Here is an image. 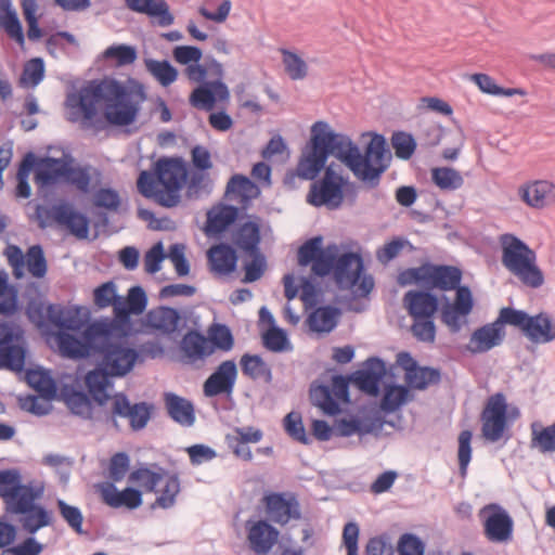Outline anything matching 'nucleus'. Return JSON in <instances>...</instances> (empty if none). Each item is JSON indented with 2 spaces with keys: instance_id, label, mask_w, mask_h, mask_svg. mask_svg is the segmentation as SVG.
Instances as JSON below:
<instances>
[{
  "instance_id": "f257e3e1",
  "label": "nucleus",
  "mask_w": 555,
  "mask_h": 555,
  "mask_svg": "<svg viewBox=\"0 0 555 555\" xmlns=\"http://www.w3.org/2000/svg\"><path fill=\"white\" fill-rule=\"evenodd\" d=\"M331 155L340 160L367 189L379 185L392 158L383 134L373 133L361 153L349 135L335 132L326 121L319 120L311 127L310 140L296 169L285 173L284 185L293 190L296 189L297 179L314 180Z\"/></svg>"
},
{
  "instance_id": "f03ea898",
  "label": "nucleus",
  "mask_w": 555,
  "mask_h": 555,
  "mask_svg": "<svg viewBox=\"0 0 555 555\" xmlns=\"http://www.w3.org/2000/svg\"><path fill=\"white\" fill-rule=\"evenodd\" d=\"M67 105L78 108L85 124L95 132L106 127H127L139 114L138 103L130 100V91L115 78L91 80L77 94L67 98Z\"/></svg>"
},
{
  "instance_id": "7ed1b4c3",
  "label": "nucleus",
  "mask_w": 555,
  "mask_h": 555,
  "mask_svg": "<svg viewBox=\"0 0 555 555\" xmlns=\"http://www.w3.org/2000/svg\"><path fill=\"white\" fill-rule=\"evenodd\" d=\"M188 170L181 158H160L154 173L142 171L137 186L142 196L171 208L180 203V191L188 182Z\"/></svg>"
},
{
  "instance_id": "20e7f679",
  "label": "nucleus",
  "mask_w": 555,
  "mask_h": 555,
  "mask_svg": "<svg viewBox=\"0 0 555 555\" xmlns=\"http://www.w3.org/2000/svg\"><path fill=\"white\" fill-rule=\"evenodd\" d=\"M503 266L528 287L539 288L544 275L537 266V255L524 241L511 233L500 236Z\"/></svg>"
},
{
  "instance_id": "39448f33",
  "label": "nucleus",
  "mask_w": 555,
  "mask_h": 555,
  "mask_svg": "<svg viewBox=\"0 0 555 555\" xmlns=\"http://www.w3.org/2000/svg\"><path fill=\"white\" fill-rule=\"evenodd\" d=\"M463 272L459 267L424 262L417 268H408L399 272L397 283L400 286L412 284L427 289L453 291L461 285Z\"/></svg>"
},
{
  "instance_id": "423d86ee",
  "label": "nucleus",
  "mask_w": 555,
  "mask_h": 555,
  "mask_svg": "<svg viewBox=\"0 0 555 555\" xmlns=\"http://www.w3.org/2000/svg\"><path fill=\"white\" fill-rule=\"evenodd\" d=\"M98 362L114 378H121L129 374L138 361H142L140 351L116 337L100 338L96 354Z\"/></svg>"
},
{
  "instance_id": "0eeeda50",
  "label": "nucleus",
  "mask_w": 555,
  "mask_h": 555,
  "mask_svg": "<svg viewBox=\"0 0 555 555\" xmlns=\"http://www.w3.org/2000/svg\"><path fill=\"white\" fill-rule=\"evenodd\" d=\"M363 272L364 263L361 255L347 251L337 256L334 280L339 289H353L357 296H367L374 287V281Z\"/></svg>"
},
{
  "instance_id": "6e6552de",
  "label": "nucleus",
  "mask_w": 555,
  "mask_h": 555,
  "mask_svg": "<svg viewBox=\"0 0 555 555\" xmlns=\"http://www.w3.org/2000/svg\"><path fill=\"white\" fill-rule=\"evenodd\" d=\"M36 217L40 229L48 227L50 221L65 227L77 238L85 240L89 235L90 220L68 203L55 204L51 208L37 205Z\"/></svg>"
},
{
  "instance_id": "1a4fd4ad",
  "label": "nucleus",
  "mask_w": 555,
  "mask_h": 555,
  "mask_svg": "<svg viewBox=\"0 0 555 555\" xmlns=\"http://www.w3.org/2000/svg\"><path fill=\"white\" fill-rule=\"evenodd\" d=\"M511 326L519 330L531 343L547 344L555 340V321L547 312L530 315L525 310L508 307Z\"/></svg>"
},
{
  "instance_id": "9d476101",
  "label": "nucleus",
  "mask_w": 555,
  "mask_h": 555,
  "mask_svg": "<svg viewBox=\"0 0 555 555\" xmlns=\"http://www.w3.org/2000/svg\"><path fill=\"white\" fill-rule=\"evenodd\" d=\"M323 169L324 176L311 184L307 202L314 207L326 206L330 209H337L344 202L343 188L346 180L336 172L333 164Z\"/></svg>"
},
{
  "instance_id": "9b49d317",
  "label": "nucleus",
  "mask_w": 555,
  "mask_h": 555,
  "mask_svg": "<svg viewBox=\"0 0 555 555\" xmlns=\"http://www.w3.org/2000/svg\"><path fill=\"white\" fill-rule=\"evenodd\" d=\"M151 410L152 405L147 402L131 403L126 393L116 392L112 396L111 408L105 412L104 422L118 429V418H126L133 430H140L147 425Z\"/></svg>"
},
{
  "instance_id": "f8f14e48",
  "label": "nucleus",
  "mask_w": 555,
  "mask_h": 555,
  "mask_svg": "<svg viewBox=\"0 0 555 555\" xmlns=\"http://www.w3.org/2000/svg\"><path fill=\"white\" fill-rule=\"evenodd\" d=\"M23 328L13 322H0V369L21 372L24 370L27 349L20 344Z\"/></svg>"
},
{
  "instance_id": "ddd939ff",
  "label": "nucleus",
  "mask_w": 555,
  "mask_h": 555,
  "mask_svg": "<svg viewBox=\"0 0 555 555\" xmlns=\"http://www.w3.org/2000/svg\"><path fill=\"white\" fill-rule=\"evenodd\" d=\"M100 338H103V336L94 322H91L81 332L80 337L60 332L57 334V345L61 354L65 358L73 360L88 359L96 354Z\"/></svg>"
},
{
  "instance_id": "4468645a",
  "label": "nucleus",
  "mask_w": 555,
  "mask_h": 555,
  "mask_svg": "<svg viewBox=\"0 0 555 555\" xmlns=\"http://www.w3.org/2000/svg\"><path fill=\"white\" fill-rule=\"evenodd\" d=\"M505 325L511 326L508 307L501 308L498 318L493 322L487 323L473 332L466 346L467 350L477 354L500 346L506 336Z\"/></svg>"
},
{
  "instance_id": "2eb2a0df",
  "label": "nucleus",
  "mask_w": 555,
  "mask_h": 555,
  "mask_svg": "<svg viewBox=\"0 0 555 555\" xmlns=\"http://www.w3.org/2000/svg\"><path fill=\"white\" fill-rule=\"evenodd\" d=\"M508 404L503 392L490 396L480 414L481 433L486 440L499 441L507 428Z\"/></svg>"
},
{
  "instance_id": "dca6fc26",
  "label": "nucleus",
  "mask_w": 555,
  "mask_h": 555,
  "mask_svg": "<svg viewBox=\"0 0 555 555\" xmlns=\"http://www.w3.org/2000/svg\"><path fill=\"white\" fill-rule=\"evenodd\" d=\"M41 489H35L27 496H22L16 505L8 514L22 515L20 519L23 529L35 534L38 530L52 524L51 513L36 500L40 496Z\"/></svg>"
},
{
  "instance_id": "f3484780",
  "label": "nucleus",
  "mask_w": 555,
  "mask_h": 555,
  "mask_svg": "<svg viewBox=\"0 0 555 555\" xmlns=\"http://www.w3.org/2000/svg\"><path fill=\"white\" fill-rule=\"evenodd\" d=\"M483 521V531L490 542L505 543L513 535V519L509 514L499 504L490 503L479 512Z\"/></svg>"
},
{
  "instance_id": "a211bd4d",
  "label": "nucleus",
  "mask_w": 555,
  "mask_h": 555,
  "mask_svg": "<svg viewBox=\"0 0 555 555\" xmlns=\"http://www.w3.org/2000/svg\"><path fill=\"white\" fill-rule=\"evenodd\" d=\"M268 518L281 526L287 525L292 519L301 518L300 504L292 493L271 492L263 496Z\"/></svg>"
},
{
  "instance_id": "6ab92c4d",
  "label": "nucleus",
  "mask_w": 555,
  "mask_h": 555,
  "mask_svg": "<svg viewBox=\"0 0 555 555\" xmlns=\"http://www.w3.org/2000/svg\"><path fill=\"white\" fill-rule=\"evenodd\" d=\"M237 374L238 371L234 360L221 362L204 382L203 392L205 397L231 396L235 387Z\"/></svg>"
},
{
  "instance_id": "aec40b11",
  "label": "nucleus",
  "mask_w": 555,
  "mask_h": 555,
  "mask_svg": "<svg viewBox=\"0 0 555 555\" xmlns=\"http://www.w3.org/2000/svg\"><path fill=\"white\" fill-rule=\"evenodd\" d=\"M386 375L385 362L377 357L369 358L365 367L350 374L351 384L360 391L377 397L380 392V382Z\"/></svg>"
},
{
  "instance_id": "412c9836",
  "label": "nucleus",
  "mask_w": 555,
  "mask_h": 555,
  "mask_svg": "<svg viewBox=\"0 0 555 555\" xmlns=\"http://www.w3.org/2000/svg\"><path fill=\"white\" fill-rule=\"evenodd\" d=\"M114 310L113 319H101L93 321L103 337H116L121 339L127 337L131 332L130 308L126 305L125 299L120 297L112 306Z\"/></svg>"
},
{
  "instance_id": "4be33fe9",
  "label": "nucleus",
  "mask_w": 555,
  "mask_h": 555,
  "mask_svg": "<svg viewBox=\"0 0 555 555\" xmlns=\"http://www.w3.org/2000/svg\"><path fill=\"white\" fill-rule=\"evenodd\" d=\"M403 305L413 320L430 319L439 309V299L430 289H413L404 294Z\"/></svg>"
},
{
  "instance_id": "5701e85b",
  "label": "nucleus",
  "mask_w": 555,
  "mask_h": 555,
  "mask_svg": "<svg viewBox=\"0 0 555 555\" xmlns=\"http://www.w3.org/2000/svg\"><path fill=\"white\" fill-rule=\"evenodd\" d=\"M34 490L31 485L22 483L21 473L17 469L0 470V496L3 499L7 513L18 503L22 496H27Z\"/></svg>"
},
{
  "instance_id": "b1692460",
  "label": "nucleus",
  "mask_w": 555,
  "mask_h": 555,
  "mask_svg": "<svg viewBox=\"0 0 555 555\" xmlns=\"http://www.w3.org/2000/svg\"><path fill=\"white\" fill-rule=\"evenodd\" d=\"M230 96L227 85L217 79L215 81L203 82L199 87L193 90L190 95V103L197 108L210 109L214 107L217 100L224 101Z\"/></svg>"
},
{
  "instance_id": "393cba45",
  "label": "nucleus",
  "mask_w": 555,
  "mask_h": 555,
  "mask_svg": "<svg viewBox=\"0 0 555 555\" xmlns=\"http://www.w3.org/2000/svg\"><path fill=\"white\" fill-rule=\"evenodd\" d=\"M112 378L114 377L98 361L95 367L85 376L88 392L99 406L112 401V396L107 392L108 387L113 386Z\"/></svg>"
},
{
  "instance_id": "a878e982",
  "label": "nucleus",
  "mask_w": 555,
  "mask_h": 555,
  "mask_svg": "<svg viewBox=\"0 0 555 555\" xmlns=\"http://www.w3.org/2000/svg\"><path fill=\"white\" fill-rule=\"evenodd\" d=\"M246 528L248 529L249 546L257 554L268 553L279 538L278 529L267 520H258L251 525L250 521H247Z\"/></svg>"
},
{
  "instance_id": "bb28decb",
  "label": "nucleus",
  "mask_w": 555,
  "mask_h": 555,
  "mask_svg": "<svg viewBox=\"0 0 555 555\" xmlns=\"http://www.w3.org/2000/svg\"><path fill=\"white\" fill-rule=\"evenodd\" d=\"M103 501L111 507H127L135 509L142 504V492L139 489L127 487L118 491L113 482H108L101 490Z\"/></svg>"
},
{
  "instance_id": "cd10ccee",
  "label": "nucleus",
  "mask_w": 555,
  "mask_h": 555,
  "mask_svg": "<svg viewBox=\"0 0 555 555\" xmlns=\"http://www.w3.org/2000/svg\"><path fill=\"white\" fill-rule=\"evenodd\" d=\"M132 12L158 18V25L167 27L173 24L175 16L165 0H124Z\"/></svg>"
},
{
  "instance_id": "c85d7f7f",
  "label": "nucleus",
  "mask_w": 555,
  "mask_h": 555,
  "mask_svg": "<svg viewBox=\"0 0 555 555\" xmlns=\"http://www.w3.org/2000/svg\"><path fill=\"white\" fill-rule=\"evenodd\" d=\"M146 324L163 334H173L179 328L181 322L180 312L172 307L159 306L151 309L146 315Z\"/></svg>"
},
{
  "instance_id": "c756f323",
  "label": "nucleus",
  "mask_w": 555,
  "mask_h": 555,
  "mask_svg": "<svg viewBox=\"0 0 555 555\" xmlns=\"http://www.w3.org/2000/svg\"><path fill=\"white\" fill-rule=\"evenodd\" d=\"M521 199L533 208H543L555 201V185L546 180L520 188Z\"/></svg>"
},
{
  "instance_id": "7c9ffc66",
  "label": "nucleus",
  "mask_w": 555,
  "mask_h": 555,
  "mask_svg": "<svg viewBox=\"0 0 555 555\" xmlns=\"http://www.w3.org/2000/svg\"><path fill=\"white\" fill-rule=\"evenodd\" d=\"M207 259L212 271L219 274H230L236 269V250L227 243L211 246L207 251Z\"/></svg>"
},
{
  "instance_id": "2f4dec72",
  "label": "nucleus",
  "mask_w": 555,
  "mask_h": 555,
  "mask_svg": "<svg viewBox=\"0 0 555 555\" xmlns=\"http://www.w3.org/2000/svg\"><path fill=\"white\" fill-rule=\"evenodd\" d=\"M164 400L167 413L172 421L186 427L195 423V410L190 400L173 392H166Z\"/></svg>"
},
{
  "instance_id": "473e14b6",
  "label": "nucleus",
  "mask_w": 555,
  "mask_h": 555,
  "mask_svg": "<svg viewBox=\"0 0 555 555\" xmlns=\"http://www.w3.org/2000/svg\"><path fill=\"white\" fill-rule=\"evenodd\" d=\"M66 176V162L62 158L46 157L40 160L35 170V182L39 188L55 184Z\"/></svg>"
},
{
  "instance_id": "72a5a7b5",
  "label": "nucleus",
  "mask_w": 555,
  "mask_h": 555,
  "mask_svg": "<svg viewBox=\"0 0 555 555\" xmlns=\"http://www.w3.org/2000/svg\"><path fill=\"white\" fill-rule=\"evenodd\" d=\"M181 350L192 361L204 360L214 353V347L208 339L198 331H189L181 340Z\"/></svg>"
},
{
  "instance_id": "f704fd0d",
  "label": "nucleus",
  "mask_w": 555,
  "mask_h": 555,
  "mask_svg": "<svg viewBox=\"0 0 555 555\" xmlns=\"http://www.w3.org/2000/svg\"><path fill=\"white\" fill-rule=\"evenodd\" d=\"M61 398L73 414L91 418L92 402L88 393L77 390L72 385H64L61 389Z\"/></svg>"
},
{
  "instance_id": "c9c22d12",
  "label": "nucleus",
  "mask_w": 555,
  "mask_h": 555,
  "mask_svg": "<svg viewBox=\"0 0 555 555\" xmlns=\"http://www.w3.org/2000/svg\"><path fill=\"white\" fill-rule=\"evenodd\" d=\"M48 320L49 323L60 328L61 332L79 331L85 324L78 314V310L65 311L62 307L53 304L48 305Z\"/></svg>"
},
{
  "instance_id": "e433bc0d",
  "label": "nucleus",
  "mask_w": 555,
  "mask_h": 555,
  "mask_svg": "<svg viewBox=\"0 0 555 555\" xmlns=\"http://www.w3.org/2000/svg\"><path fill=\"white\" fill-rule=\"evenodd\" d=\"M26 380L43 399L52 400L56 397L57 386L49 371L43 369H29Z\"/></svg>"
},
{
  "instance_id": "4c0bfd02",
  "label": "nucleus",
  "mask_w": 555,
  "mask_h": 555,
  "mask_svg": "<svg viewBox=\"0 0 555 555\" xmlns=\"http://www.w3.org/2000/svg\"><path fill=\"white\" fill-rule=\"evenodd\" d=\"M530 447L539 452L555 453V422L548 426H542L539 422L530 425Z\"/></svg>"
},
{
  "instance_id": "58836bf2",
  "label": "nucleus",
  "mask_w": 555,
  "mask_h": 555,
  "mask_svg": "<svg viewBox=\"0 0 555 555\" xmlns=\"http://www.w3.org/2000/svg\"><path fill=\"white\" fill-rule=\"evenodd\" d=\"M260 240L259 224L254 221L243 223L234 235L235 245L248 254L259 251Z\"/></svg>"
},
{
  "instance_id": "ea45409f",
  "label": "nucleus",
  "mask_w": 555,
  "mask_h": 555,
  "mask_svg": "<svg viewBox=\"0 0 555 555\" xmlns=\"http://www.w3.org/2000/svg\"><path fill=\"white\" fill-rule=\"evenodd\" d=\"M238 214V208L233 205H223L215 215L208 214L206 233L210 235L225 232L236 221Z\"/></svg>"
},
{
  "instance_id": "a19ab883",
  "label": "nucleus",
  "mask_w": 555,
  "mask_h": 555,
  "mask_svg": "<svg viewBox=\"0 0 555 555\" xmlns=\"http://www.w3.org/2000/svg\"><path fill=\"white\" fill-rule=\"evenodd\" d=\"M241 369L244 375L256 380L263 378L264 382L271 383L272 371L268 363L258 354L245 353L242 356Z\"/></svg>"
},
{
  "instance_id": "79ce46f5",
  "label": "nucleus",
  "mask_w": 555,
  "mask_h": 555,
  "mask_svg": "<svg viewBox=\"0 0 555 555\" xmlns=\"http://www.w3.org/2000/svg\"><path fill=\"white\" fill-rule=\"evenodd\" d=\"M410 390L404 385L389 384L385 386L379 408L385 413H392L399 410L406 401Z\"/></svg>"
},
{
  "instance_id": "37998d69",
  "label": "nucleus",
  "mask_w": 555,
  "mask_h": 555,
  "mask_svg": "<svg viewBox=\"0 0 555 555\" xmlns=\"http://www.w3.org/2000/svg\"><path fill=\"white\" fill-rule=\"evenodd\" d=\"M340 310L334 306H324L318 308L309 318L310 327L317 332H331L337 325V317Z\"/></svg>"
},
{
  "instance_id": "c03bdc74",
  "label": "nucleus",
  "mask_w": 555,
  "mask_h": 555,
  "mask_svg": "<svg viewBox=\"0 0 555 555\" xmlns=\"http://www.w3.org/2000/svg\"><path fill=\"white\" fill-rule=\"evenodd\" d=\"M310 398L312 403L320 408L324 414L334 416L340 413V405L333 397L331 387L327 385L311 386Z\"/></svg>"
},
{
  "instance_id": "a18cd8bd",
  "label": "nucleus",
  "mask_w": 555,
  "mask_h": 555,
  "mask_svg": "<svg viewBox=\"0 0 555 555\" xmlns=\"http://www.w3.org/2000/svg\"><path fill=\"white\" fill-rule=\"evenodd\" d=\"M18 310L17 288L9 284L8 275L0 272V315L11 317Z\"/></svg>"
},
{
  "instance_id": "49530a36",
  "label": "nucleus",
  "mask_w": 555,
  "mask_h": 555,
  "mask_svg": "<svg viewBox=\"0 0 555 555\" xmlns=\"http://www.w3.org/2000/svg\"><path fill=\"white\" fill-rule=\"evenodd\" d=\"M146 70L163 86L168 87L178 78V69L167 60L145 59Z\"/></svg>"
},
{
  "instance_id": "de8ad7c7",
  "label": "nucleus",
  "mask_w": 555,
  "mask_h": 555,
  "mask_svg": "<svg viewBox=\"0 0 555 555\" xmlns=\"http://www.w3.org/2000/svg\"><path fill=\"white\" fill-rule=\"evenodd\" d=\"M431 180L440 190L444 191H454L464 184L462 175L451 167L434 168L431 170Z\"/></svg>"
},
{
  "instance_id": "09e8293b",
  "label": "nucleus",
  "mask_w": 555,
  "mask_h": 555,
  "mask_svg": "<svg viewBox=\"0 0 555 555\" xmlns=\"http://www.w3.org/2000/svg\"><path fill=\"white\" fill-rule=\"evenodd\" d=\"M0 10L4 12L3 28L10 38L17 43L23 44L25 41L22 24L14 9H12L10 0H0Z\"/></svg>"
},
{
  "instance_id": "8fccbe9b",
  "label": "nucleus",
  "mask_w": 555,
  "mask_h": 555,
  "mask_svg": "<svg viewBox=\"0 0 555 555\" xmlns=\"http://www.w3.org/2000/svg\"><path fill=\"white\" fill-rule=\"evenodd\" d=\"M395 155L402 160L410 159L417 146L414 137L405 131H395L390 138Z\"/></svg>"
},
{
  "instance_id": "3c124183",
  "label": "nucleus",
  "mask_w": 555,
  "mask_h": 555,
  "mask_svg": "<svg viewBox=\"0 0 555 555\" xmlns=\"http://www.w3.org/2000/svg\"><path fill=\"white\" fill-rule=\"evenodd\" d=\"M166 475L163 467H158V472H153L146 467L134 469L129 475V481L139 482L147 492H155L156 486Z\"/></svg>"
},
{
  "instance_id": "603ef678",
  "label": "nucleus",
  "mask_w": 555,
  "mask_h": 555,
  "mask_svg": "<svg viewBox=\"0 0 555 555\" xmlns=\"http://www.w3.org/2000/svg\"><path fill=\"white\" fill-rule=\"evenodd\" d=\"M210 346L222 351H230L234 346V337L225 324L214 323L208 331Z\"/></svg>"
},
{
  "instance_id": "864d4df0",
  "label": "nucleus",
  "mask_w": 555,
  "mask_h": 555,
  "mask_svg": "<svg viewBox=\"0 0 555 555\" xmlns=\"http://www.w3.org/2000/svg\"><path fill=\"white\" fill-rule=\"evenodd\" d=\"M281 53L285 72L289 78L293 80L304 79L308 74L307 63L295 52L282 49Z\"/></svg>"
},
{
  "instance_id": "5fc2aeb1",
  "label": "nucleus",
  "mask_w": 555,
  "mask_h": 555,
  "mask_svg": "<svg viewBox=\"0 0 555 555\" xmlns=\"http://www.w3.org/2000/svg\"><path fill=\"white\" fill-rule=\"evenodd\" d=\"M228 193H237L243 199H250L259 194V189L248 177L234 175L227 183Z\"/></svg>"
},
{
  "instance_id": "6e6d98bb",
  "label": "nucleus",
  "mask_w": 555,
  "mask_h": 555,
  "mask_svg": "<svg viewBox=\"0 0 555 555\" xmlns=\"http://www.w3.org/2000/svg\"><path fill=\"white\" fill-rule=\"evenodd\" d=\"M26 264L33 276L41 279L46 275L48 264L43 248L40 245H33L28 248L26 254Z\"/></svg>"
},
{
  "instance_id": "4d7b16f0",
  "label": "nucleus",
  "mask_w": 555,
  "mask_h": 555,
  "mask_svg": "<svg viewBox=\"0 0 555 555\" xmlns=\"http://www.w3.org/2000/svg\"><path fill=\"white\" fill-rule=\"evenodd\" d=\"M284 429L286 434L295 441H298L302 444H310L311 439L306 434L305 426L302 424L301 415L297 412L288 413L284 420Z\"/></svg>"
},
{
  "instance_id": "13d9d810",
  "label": "nucleus",
  "mask_w": 555,
  "mask_h": 555,
  "mask_svg": "<svg viewBox=\"0 0 555 555\" xmlns=\"http://www.w3.org/2000/svg\"><path fill=\"white\" fill-rule=\"evenodd\" d=\"M415 371V378L406 382L408 385L417 390H424L430 385H438L441 382V371L431 366H418Z\"/></svg>"
},
{
  "instance_id": "bf43d9fd",
  "label": "nucleus",
  "mask_w": 555,
  "mask_h": 555,
  "mask_svg": "<svg viewBox=\"0 0 555 555\" xmlns=\"http://www.w3.org/2000/svg\"><path fill=\"white\" fill-rule=\"evenodd\" d=\"M262 345L272 352H283L289 348V340L286 332L275 325L263 333Z\"/></svg>"
},
{
  "instance_id": "052dcab7",
  "label": "nucleus",
  "mask_w": 555,
  "mask_h": 555,
  "mask_svg": "<svg viewBox=\"0 0 555 555\" xmlns=\"http://www.w3.org/2000/svg\"><path fill=\"white\" fill-rule=\"evenodd\" d=\"M59 512L66 524L77 533L83 534L82 522L83 516L81 511L74 505H69L64 500L59 499L56 502Z\"/></svg>"
},
{
  "instance_id": "680f3d73",
  "label": "nucleus",
  "mask_w": 555,
  "mask_h": 555,
  "mask_svg": "<svg viewBox=\"0 0 555 555\" xmlns=\"http://www.w3.org/2000/svg\"><path fill=\"white\" fill-rule=\"evenodd\" d=\"M44 62L41 57L29 60L24 65L21 83L30 85L31 87L38 86L44 77Z\"/></svg>"
},
{
  "instance_id": "e2e57ef3",
  "label": "nucleus",
  "mask_w": 555,
  "mask_h": 555,
  "mask_svg": "<svg viewBox=\"0 0 555 555\" xmlns=\"http://www.w3.org/2000/svg\"><path fill=\"white\" fill-rule=\"evenodd\" d=\"M167 476L166 485L162 490V494L157 496L155 504L162 508H169L173 506L176 496L180 492V479L178 474L165 475Z\"/></svg>"
},
{
  "instance_id": "0e129e2a",
  "label": "nucleus",
  "mask_w": 555,
  "mask_h": 555,
  "mask_svg": "<svg viewBox=\"0 0 555 555\" xmlns=\"http://www.w3.org/2000/svg\"><path fill=\"white\" fill-rule=\"evenodd\" d=\"M322 236H314L306 241L298 249V263L301 267L312 264L322 253Z\"/></svg>"
},
{
  "instance_id": "69168bd1",
  "label": "nucleus",
  "mask_w": 555,
  "mask_h": 555,
  "mask_svg": "<svg viewBox=\"0 0 555 555\" xmlns=\"http://www.w3.org/2000/svg\"><path fill=\"white\" fill-rule=\"evenodd\" d=\"M120 297L113 281L105 282L93 291L94 305L100 309L113 306Z\"/></svg>"
},
{
  "instance_id": "338daca9",
  "label": "nucleus",
  "mask_w": 555,
  "mask_h": 555,
  "mask_svg": "<svg viewBox=\"0 0 555 555\" xmlns=\"http://www.w3.org/2000/svg\"><path fill=\"white\" fill-rule=\"evenodd\" d=\"M25 313L29 322L35 324L38 328H44L49 322L48 306L37 298L28 300Z\"/></svg>"
},
{
  "instance_id": "774afa93",
  "label": "nucleus",
  "mask_w": 555,
  "mask_h": 555,
  "mask_svg": "<svg viewBox=\"0 0 555 555\" xmlns=\"http://www.w3.org/2000/svg\"><path fill=\"white\" fill-rule=\"evenodd\" d=\"M398 553L400 555H424V542L413 533H404L398 542Z\"/></svg>"
}]
</instances>
